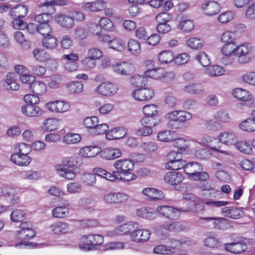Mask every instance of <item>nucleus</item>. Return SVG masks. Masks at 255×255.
Returning <instances> with one entry per match:
<instances>
[{
  "label": "nucleus",
  "instance_id": "obj_49",
  "mask_svg": "<svg viewBox=\"0 0 255 255\" xmlns=\"http://www.w3.org/2000/svg\"><path fill=\"white\" fill-rule=\"evenodd\" d=\"M15 153L28 155L31 151V147L26 143H20L14 147Z\"/></svg>",
  "mask_w": 255,
  "mask_h": 255
},
{
  "label": "nucleus",
  "instance_id": "obj_40",
  "mask_svg": "<svg viewBox=\"0 0 255 255\" xmlns=\"http://www.w3.org/2000/svg\"><path fill=\"white\" fill-rule=\"evenodd\" d=\"M42 45L45 48L52 49L56 47L57 40L55 37L50 34L44 37L42 40Z\"/></svg>",
  "mask_w": 255,
  "mask_h": 255
},
{
  "label": "nucleus",
  "instance_id": "obj_14",
  "mask_svg": "<svg viewBox=\"0 0 255 255\" xmlns=\"http://www.w3.org/2000/svg\"><path fill=\"white\" fill-rule=\"evenodd\" d=\"M17 76L14 73H9L6 75V79L3 83V87L8 90L16 91L19 86L16 82Z\"/></svg>",
  "mask_w": 255,
  "mask_h": 255
},
{
  "label": "nucleus",
  "instance_id": "obj_61",
  "mask_svg": "<svg viewBox=\"0 0 255 255\" xmlns=\"http://www.w3.org/2000/svg\"><path fill=\"white\" fill-rule=\"evenodd\" d=\"M241 79L244 82L255 86V72H248L243 74Z\"/></svg>",
  "mask_w": 255,
  "mask_h": 255
},
{
  "label": "nucleus",
  "instance_id": "obj_3",
  "mask_svg": "<svg viewBox=\"0 0 255 255\" xmlns=\"http://www.w3.org/2000/svg\"><path fill=\"white\" fill-rule=\"evenodd\" d=\"M78 159L80 160V158H70L66 163L63 165H58L56 166V169L59 174L68 180H73L76 176L78 168L77 163Z\"/></svg>",
  "mask_w": 255,
  "mask_h": 255
},
{
  "label": "nucleus",
  "instance_id": "obj_21",
  "mask_svg": "<svg viewBox=\"0 0 255 255\" xmlns=\"http://www.w3.org/2000/svg\"><path fill=\"white\" fill-rule=\"evenodd\" d=\"M55 19L61 26L67 28L72 27L74 24L73 18L67 15L59 14L55 17Z\"/></svg>",
  "mask_w": 255,
  "mask_h": 255
},
{
  "label": "nucleus",
  "instance_id": "obj_7",
  "mask_svg": "<svg viewBox=\"0 0 255 255\" xmlns=\"http://www.w3.org/2000/svg\"><path fill=\"white\" fill-rule=\"evenodd\" d=\"M112 70L117 74L130 75L134 71V66L128 62L118 63L113 65Z\"/></svg>",
  "mask_w": 255,
  "mask_h": 255
},
{
  "label": "nucleus",
  "instance_id": "obj_52",
  "mask_svg": "<svg viewBox=\"0 0 255 255\" xmlns=\"http://www.w3.org/2000/svg\"><path fill=\"white\" fill-rule=\"evenodd\" d=\"M187 45L190 48L193 49H198L202 47V42L201 39L197 37H192L186 41Z\"/></svg>",
  "mask_w": 255,
  "mask_h": 255
},
{
  "label": "nucleus",
  "instance_id": "obj_44",
  "mask_svg": "<svg viewBox=\"0 0 255 255\" xmlns=\"http://www.w3.org/2000/svg\"><path fill=\"white\" fill-rule=\"evenodd\" d=\"M128 48L129 52L134 55H137L140 53V45L136 40L130 39L129 40Z\"/></svg>",
  "mask_w": 255,
  "mask_h": 255
},
{
  "label": "nucleus",
  "instance_id": "obj_28",
  "mask_svg": "<svg viewBox=\"0 0 255 255\" xmlns=\"http://www.w3.org/2000/svg\"><path fill=\"white\" fill-rule=\"evenodd\" d=\"M185 92L190 94H200L204 91L203 86L200 84L191 83L186 85L183 88Z\"/></svg>",
  "mask_w": 255,
  "mask_h": 255
},
{
  "label": "nucleus",
  "instance_id": "obj_39",
  "mask_svg": "<svg viewBox=\"0 0 255 255\" xmlns=\"http://www.w3.org/2000/svg\"><path fill=\"white\" fill-rule=\"evenodd\" d=\"M158 58L161 63L166 64L172 62L174 58V56L171 51L166 50L160 52Z\"/></svg>",
  "mask_w": 255,
  "mask_h": 255
},
{
  "label": "nucleus",
  "instance_id": "obj_26",
  "mask_svg": "<svg viewBox=\"0 0 255 255\" xmlns=\"http://www.w3.org/2000/svg\"><path fill=\"white\" fill-rule=\"evenodd\" d=\"M59 124V120L58 119L49 118L45 120L43 122L41 128L45 131H52L58 128Z\"/></svg>",
  "mask_w": 255,
  "mask_h": 255
},
{
  "label": "nucleus",
  "instance_id": "obj_37",
  "mask_svg": "<svg viewBox=\"0 0 255 255\" xmlns=\"http://www.w3.org/2000/svg\"><path fill=\"white\" fill-rule=\"evenodd\" d=\"M159 122L160 120L157 115L145 116L140 120L142 125H146L150 128L158 125Z\"/></svg>",
  "mask_w": 255,
  "mask_h": 255
},
{
  "label": "nucleus",
  "instance_id": "obj_62",
  "mask_svg": "<svg viewBox=\"0 0 255 255\" xmlns=\"http://www.w3.org/2000/svg\"><path fill=\"white\" fill-rule=\"evenodd\" d=\"M100 27L106 30H112L114 27L113 22L107 17H103L99 21Z\"/></svg>",
  "mask_w": 255,
  "mask_h": 255
},
{
  "label": "nucleus",
  "instance_id": "obj_32",
  "mask_svg": "<svg viewBox=\"0 0 255 255\" xmlns=\"http://www.w3.org/2000/svg\"><path fill=\"white\" fill-rule=\"evenodd\" d=\"M240 128L245 131L251 132L255 131V118H249L243 121L239 125Z\"/></svg>",
  "mask_w": 255,
  "mask_h": 255
},
{
  "label": "nucleus",
  "instance_id": "obj_6",
  "mask_svg": "<svg viewBox=\"0 0 255 255\" xmlns=\"http://www.w3.org/2000/svg\"><path fill=\"white\" fill-rule=\"evenodd\" d=\"M252 47L249 44H244L237 46L235 55L238 56V61L242 64L249 62L251 60Z\"/></svg>",
  "mask_w": 255,
  "mask_h": 255
},
{
  "label": "nucleus",
  "instance_id": "obj_20",
  "mask_svg": "<svg viewBox=\"0 0 255 255\" xmlns=\"http://www.w3.org/2000/svg\"><path fill=\"white\" fill-rule=\"evenodd\" d=\"M225 249L233 254H239L245 252L247 249V246L243 243L233 242L226 244Z\"/></svg>",
  "mask_w": 255,
  "mask_h": 255
},
{
  "label": "nucleus",
  "instance_id": "obj_36",
  "mask_svg": "<svg viewBox=\"0 0 255 255\" xmlns=\"http://www.w3.org/2000/svg\"><path fill=\"white\" fill-rule=\"evenodd\" d=\"M205 72L210 76H219L224 74L223 68L218 65L208 66L205 69Z\"/></svg>",
  "mask_w": 255,
  "mask_h": 255
},
{
  "label": "nucleus",
  "instance_id": "obj_38",
  "mask_svg": "<svg viewBox=\"0 0 255 255\" xmlns=\"http://www.w3.org/2000/svg\"><path fill=\"white\" fill-rule=\"evenodd\" d=\"M237 44L236 42L225 44L221 49V53L225 56H229L236 54Z\"/></svg>",
  "mask_w": 255,
  "mask_h": 255
},
{
  "label": "nucleus",
  "instance_id": "obj_8",
  "mask_svg": "<svg viewBox=\"0 0 255 255\" xmlns=\"http://www.w3.org/2000/svg\"><path fill=\"white\" fill-rule=\"evenodd\" d=\"M118 89V87L115 84L106 82L100 84L96 88V91L103 96H111L117 93Z\"/></svg>",
  "mask_w": 255,
  "mask_h": 255
},
{
  "label": "nucleus",
  "instance_id": "obj_31",
  "mask_svg": "<svg viewBox=\"0 0 255 255\" xmlns=\"http://www.w3.org/2000/svg\"><path fill=\"white\" fill-rule=\"evenodd\" d=\"M122 155L121 151L118 148H106L102 153V156L107 160H111Z\"/></svg>",
  "mask_w": 255,
  "mask_h": 255
},
{
  "label": "nucleus",
  "instance_id": "obj_27",
  "mask_svg": "<svg viewBox=\"0 0 255 255\" xmlns=\"http://www.w3.org/2000/svg\"><path fill=\"white\" fill-rule=\"evenodd\" d=\"M29 88L32 92L37 96L44 94L47 91V86L43 82L36 81L29 86Z\"/></svg>",
  "mask_w": 255,
  "mask_h": 255
},
{
  "label": "nucleus",
  "instance_id": "obj_18",
  "mask_svg": "<svg viewBox=\"0 0 255 255\" xmlns=\"http://www.w3.org/2000/svg\"><path fill=\"white\" fill-rule=\"evenodd\" d=\"M127 132V130L124 128L117 127L108 131L106 136L109 140L120 139L126 135Z\"/></svg>",
  "mask_w": 255,
  "mask_h": 255
},
{
  "label": "nucleus",
  "instance_id": "obj_46",
  "mask_svg": "<svg viewBox=\"0 0 255 255\" xmlns=\"http://www.w3.org/2000/svg\"><path fill=\"white\" fill-rule=\"evenodd\" d=\"M52 216L56 218H63L69 214V209L65 206H58L52 211Z\"/></svg>",
  "mask_w": 255,
  "mask_h": 255
},
{
  "label": "nucleus",
  "instance_id": "obj_4",
  "mask_svg": "<svg viewBox=\"0 0 255 255\" xmlns=\"http://www.w3.org/2000/svg\"><path fill=\"white\" fill-rule=\"evenodd\" d=\"M156 211L161 216L167 219L176 220L179 218L181 211L185 212L188 210L174 208L170 206L161 205L157 207Z\"/></svg>",
  "mask_w": 255,
  "mask_h": 255
},
{
  "label": "nucleus",
  "instance_id": "obj_53",
  "mask_svg": "<svg viewBox=\"0 0 255 255\" xmlns=\"http://www.w3.org/2000/svg\"><path fill=\"white\" fill-rule=\"evenodd\" d=\"M194 24L192 20H182L179 24V28L184 32H188L191 31L194 28Z\"/></svg>",
  "mask_w": 255,
  "mask_h": 255
},
{
  "label": "nucleus",
  "instance_id": "obj_19",
  "mask_svg": "<svg viewBox=\"0 0 255 255\" xmlns=\"http://www.w3.org/2000/svg\"><path fill=\"white\" fill-rule=\"evenodd\" d=\"M10 158L11 161L19 166H27L31 160L28 155L15 152L11 154Z\"/></svg>",
  "mask_w": 255,
  "mask_h": 255
},
{
  "label": "nucleus",
  "instance_id": "obj_29",
  "mask_svg": "<svg viewBox=\"0 0 255 255\" xmlns=\"http://www.w3.org/2000/svg\"><path fill=\"white\" fill-rule=\"evenodd\" d=\"M50 229L55 234H64L68 231L69 226L66 223L57 222L51 225Z\"/></svg>",
  "mask_w": 255,
  "mask_h": 255
},
{
  "label": "nucleus",
  "instance_id": "obj_43",
  "mask_svg": "<svg viewBox=\"0 0 255 255\" xmlns=\"http://www.w3.org/2000/svg\"><path fill=\"white\" fill-rule=\"evenodd\" d=\"M81 139L79 134L68 133L63 137V141L68 144H75L80 142Z\"/></svg>",
  "mask_w": 255,
  "mask_h": 255
},
{
  "label": "nucleus",
  "instance_id": "obj_15",
  "mask_svg": "<svg viewBox=\"0 0 255 255\" xmlns=\"http://www.w3.org/2000/svg\"><path fill=\"white\" fill-rule=\"evenodd\" d=\"M218 139H215V142L219 144L224 143L227 145H233L235 144L237 137L232 132H224L221 133L219 136Z\"/></svg>",
  "mask_w": 255,
  "mask_h": 255
},
{
  "label": "nucleus",
  "instance_id": "obj_12",
  "mask_svg": "<svg viewBox=\"0 0 255 255\" xmlns=\"http://www.w3.org/2000/svg\"><path fill=\"white\" fill-rule=\"evenodd\" d=\"M202 9L207 15H212L218 13L221 9L220 4L215 1H205L202 6Z\"/></svg>",
  "mask_w": 255,
  "mask_h": 255
},
{
  "label": "nucleus",
  "instance_id": "obj_47",
  "mask_svg": "<svg viewBox=\"0 0 255 255\" xmlns=\"http://www.w3.org/2000/svg\"><path fill=\"white\" fill-rule=\"evenodd\" d=\"M136 214L138 217L146 218L147 219H152L154 218V213L150 209L146 208H140L136 209Z\"/></svg>",
  "mask_w": 255,
  "mask_h": 255
},
{
  "label": "nucleus",
  "instance_id": "obj_42",
  "mask_svg": "<svg viewBox=\"0 0 255 255\" xmlns=\"http://www.w3.org/2000/svg\"><path fill=\"white\" fill-rule=\"evenodd\" d=\"M236 148L241 152L245 154H250L252 152V145L245 141H239L236 142Z\"/></svg>",
  "mask_w": 255,
  "mask_h": 255
},
{
  "label": "nucleus",
  "instance_id": "obj_54",
  "mask_svg": "<svg viewBox=\"0 0 255 255\" xmlns=\"http://www.w3.org/2000/svg\"><path fill=\"white\" fill-rule=\"evenodd\" d=\"M142 112L145 116H155L157 114V107L156 105H147L143 107Z\"/></svg>",
  "mask_w": 255,
  "mask_h": 255
},
{
  "label": "nucleus",
  "instance_id": "obj_59",
  "mask_svg": "<svg viewBox=\"0 0 255 255\" xmlns=\"http://www.w3.org/2000/svg\"><path fill=\"white\" fill-rule=\"evenodd\" d=\"M235 38L236 36L234 32L227 31L222 34L221 41L225 44L235 42Z\"/></svg>",
  "mask_w": 255,
  "mask_h": 255
},
{
  "label": "nucleus",
  "instance_id": "obj_17",
  "mask_svg": "<svg viewBox=\"0 0 255 255\" xmlns=\"http://www.w3.org/2000/svg\"><path fill=\"white\" fill-rule=\"evenodd\" d=\"M179 224L178 222H165L157 226L156 230L163 235H165L171 231H177Z\"/></svg>",
  "mask_w": 255,
  "mask_h": 255
},
{
  "label": "nucleus",
  "instance_id": "obj_11",
  "mask_svg": "<svg viewBox=\"0 0 255 255\" xmlns=\"http://www.w3.org/2000/svg\"><path fill=\"white\" fill-rule=\"evenodd\" d=\"M22 114L29 117H39L43 114L41 109L35 105L26 104L21 108Z\"/></svg>",
  "mask_w": 255,
  "mask_h": 255
},
{
  "label": "nucleus",
  "instance_id": "obj_48",
  "mask_svg": "<svg viewBox=\"0 0 255 255\" xmlns=\"http://www.w3.org/2000/svg\"><path fill=\"white\" fill-rule=\"evenodd\" d=\"M110 48L118 51H122L125 48V43L121 39L114 38L109 42Z\"/></svg>",
  "mask_w": 255,
  "mask_h": 255
},
{
  "label": "nucleus",
  "instance_id": "obj_22",
  "mask_svg": "<svg viewBox=\"0 0 255 255\" xmlns=\"http://www.w3.org/2000/svg\"><path fill=\"white\" fill-rule=\"evenodd\" d=\"M142 193L152 200H161L164 197L163 192L155 188H145L142 190Z\"/></svg>",
  "mask_w": 255,
  "mask_h": 255
},
{
  "label": "nucleus",
  "instance_id": "obj_1",
  "mask_svg": "<svg viewBox=\"0 0 255 255\" xmlns=\"http://www.w3.org/2000/svg\"><path fill=\"white\" fill-rule=\"evenodd\" d=\"M116 170L113 171L115 180H120L125 182H129L137 178L136 174L132 173L134 168V163L133 161L127 159L117 160L114 164Z\"/></svg>",
  "mask_w": 255,
  "mask_h": 255
},
{
  "label": "nucleus",
  "instance_id": "obj_16",
  "mask_svg": "<svg viewBox=\"0 0 255 255\" xmlns=\"http://www.w3.org/2000/svg\"><path fill=\"white\" fill-rule=\"evenodd\" d=\"M107 6V3L102 0H96L91 2H85L82 5V8L86 10L98 11L104 9Z\"/></svg>",
  "mask_w": 255,
  "mask_h": 255
},
{
  "label": "nucleus",
  "instance_id": "obj_51",
  "mask_svg": "<svg viewBox=\"0 0 255 255\" xmlns=\"http://www.w3.org/2000/svg\"><path fill=\"white\" fill-rule=\"evenodd\" d=\"M109 129V126L106 124H99V123L95 126L94 128H92V130L89 131V132L92 134H101L105 133Z\"/></svg>",
  "mask_w": 255,
  "mask_h": 255
},
{
  "label": "nucleus",
  "instance_id": "obj_13",
  "mask_svg": "<svg viewBox=\"0 0 255 255\" xmlns=\"http://www.w3.org/2000/svg\"><path fill=\"white\" fill-rule=\"evenodd\" d=\"M183 178L181 173L175 171L167 172L164 175L165 182L171 185L179 184Z\"/></svg>",
  "mask_w": 255,
  "mask_h": 255
},
{
  "label": "nucleus",
  "instance_id": "obj_25",
  "mask_svg": "<svg viewBox=\"0 0 255 255\" xmlns=\"http://www.w3.org/2000/svg\"><path fill=\"white\" fill-rule=\"evenodd\" d=\"M66 88L70 93L77 95L83 91L84 85L80 81H71L66 84Z\"/></svg>",
  "mask_w": 255,
  "mask_h": 255
},
{
  "label": "nucleus",
  "instance_id": "obj_33",
  "mask_svg": "<svg viewBox=\"0 0 255 255\" xmlns=\"http://www.w3.org/2000/svg\"><path fill=\"white\" fill-rule=\"evenodd\" d=\"M93 174L98 176L105 178L111 181H115V177L114 176L113 172L112 173L107 171L106 170L97 167L93 169Z\"/></svg>",
  "mask_w": 255,
  "mask_h": 255
},
{
  "label": "nucleus",
  "instance_id": "obj_57",
  "mask_svg": "<svg viewBox=\"0 0 255 255\" xmlns=\"http://www.w3.org/2000/svg\"><path fill=\"white\" fill-rule=\"evenodd\" d=\"M52 31V27L48 23L38 24V33L45 37L49 36Z\"/></svg>",
  "mask_w": 255,
  "mask_h": 255
},
{
  "label": "nucleus",
  "instance_id": "obj_63",
  "mask_svg": "<svg viewBox=\"0 0 255 255\" xmlns=\"http://www.w3.org/2000/svg\"><path fill=\"white\" fill-rule=\"evenodd\" d=\"M196 59L204 67L208 66L210 63L208 55L204 52H199L196 56Z\"/></svg>",
  "mask_w": 255,
  "mask_h": 255
},
{
  "label": "nucleus",
  "instance_id": "obj_23",
  "mask_svg": "<svg viewBox=\"0 0 255 255\" xmlns=\"http://www.w3.org/2000/svg\"><path fill=\"white\" fill-rule=\"evenodd\" d=\"M101 151V149L97 146H90L82 148L79 150V155L85 157H93Z\"/></svg>",
  "mask_w": 255,
  "mask_h": 255
},
{
  "label": "nucleus",
  "instance_id": "obj_10",
  "mask_svg": "<svg viewBox=\"0 0 255 255\" xmlns=\"http://www.w3.org/2000/svg\"><path fill=\"white\" fill-rule=\"evenodd\" d=\"M150 236L149 230L145 229H136L130 234V238L132 241L136 243H142L147 241Z\"/></svg>",
  "mask_w": 255,
  "mask_h": 255
},
{
  "label": "nucleus",
  "instance_id": "obj_34",
  "mask_svg": "<svg viewBox=\"0 0 255 255\" xmlns=\"http://www.w3.org/2000/svg\"><path fill=\"white\" fill-rule=\"evenodd\" d=\"M233 96L243 101H247L251 100L249 93L246 90L241 88H237L232 93Z\"/></svg>",
  "mask_w": 255,
  "mask_h": 255
},
{
  "label": "nucleus",
  "instance_id": "obj_55",
  "mask_svg": "<svg viewBox=\"0 0 255 255\" xmlns=\"http://www.w3.org/2000/svg\"><path fill=\"white\" fill-rule=\"evenodd\" d=\"M171 131L169 130H165L158 133L157 139L161 141L170 142L173 140Z\"/></svg>",
  "mask_w": 255,
  "mask_h": 255
},
{
  "label": "nucleus",
  "instance_id": "obj_60",
  "mask_svg": "<svg viewBox=\"0 0 255 255\" xmlns=\"http://www.w3.org/2000/svg\"><path fill=\"white\" fill-rule=\"evenodd\" d=\"M82 180L86 185L92 186L95 184L96 182V176L94 174L85 173L82 176Z\"/></svg>",
  "mask_w": 255,
  "mask_h": 255
},
{
  "label": "nucleus",
  "instance_id": "obj_41",
  "mask_svg": "<svg viewBox=\"0 0 255 255\" xmlns=\"http://www.w3.org/2000/svg\"><path fill=\"white\" fill-rule=\"evenodd\" d=\"M186 165V161L181 159H177L176 160L170 163H166L165 167L167 169L176 170L183 168L184 169Z\"/></svg>",
  "mask_w": 255,
  "mask_h": 255
},
{
  "label": "nucleus",
  "instance_id": "obj_45",
  "mask_svg": "<svg viewBox=\"0 0 255 255\" xmlns=\"http://www.w3.org/2000/svg\"><path fill=\"white\" fill-rule=\"evenodd\" d=\"M130 83L136 87L145 86L147 83V77L142 75H134L130 78Z\"/></svg>",
  "mask_w": 255,
  "mask_h": 255
},
{
  "label": "nucleus",
  "instance_id": "obj_56",
  "mask_svg": "<svg viewBox=\"0 0 255 255\" xmlns=\"http://www.w3.org/2000/svg\"><path fill=\"white\" fill-rule=\"evenodd\" d=\"M99 123L98 118L97 117H87L83 121L85 126L89 128V131L94 128L95 126Z\"/></svg>",
  "mask_w": 255,
  "mask_h": 255
},
{
  "label": "nucleus",
  "instance_id": "obj_58",
  "mask_svg": "<svg viewBox=\"0 0 255 255\" xmlns=\"http://www.w3.org/2000/svg\"><path fill=\"white\" fill-rule=\"evenodd\" d=\"M25 213L20 210H15L10 214V218L14 222H21L25 218Z\"/></svg>",
  "mask_w": 255,
  "mask_h": 255
},
{
  "label": "nucleus",
  "instance_id": "obj_30",
  "mask_svg": "<svg viewBox=\"0 0 255 255\" xmlns=\"http://www.w3.org/2000/svg\"><path fill=\"white\" fill-rule=\"evenodd\" d=\"M121 235L132 232L138 228V224L136 222H129L119 227Z\"/></svg>",
  "mask_w": 255,
  "mask_h": 255
},
{
  "label": "nucleus",
  "instance_id": "obj_24",
  "mask_svg": "<svg viewBox=\"0 0 255 255\" xmlns=\"http://www.w3.org/2000/svg\"><path fill=\"white\" fill-rule=\"evenodd\" d=\"M202 170V166L197 162H192L186 163L184 172L189 175L190 177L194 178V175Z\"/></svg>",
  "mask_w": 255,
  "mask_h": 255
},
{
  "label": "nucleus",
  "instance_id": "obj_5",
  "mask_svg": "<svg viewBox=\"0 0 255 255\" xmlns=\"http://www.w3.org/2000/svg\"><path fill=\"white\" fill-rule=\"evenodd\" d=\"M104 242V238L100 235H89L86 237L84 244H79V248L85 251L94 249L96 246L100 245Z\"/></svg>",
  "mask_w": 255,
  "mask_h": 255
},
{
  "label": "nucleus",
  "instance_id": "obj_35",
  "mask_svg": "<svg viewBox=\"0 0 255 255\" xmlns=\"http://www.w3.org/2000/svg\"><path fill=\"white\" fill-rule=\"evenodd\" d=\"M164 70L162 68L149 69L145 72V76L154 79L163 78Z\"/></svg>",
  "mask_w": 255,
  "mask_h": 255
},
{
  "label": "nucleus",
  "instance_id": "obj_50",
  "mask_svg": "<svg viewBox=\"0 0 255 255\" xmlns=\"http://www.w3.org/2000/svg\"><path fill=\"white\" fill-rule=\"evenodd\" d=\"M62 77L59 75H52L50 78L48 86L52 89H57L61 86Z\"/></svg>",
  "mask_w": 255,
  "mask_h": 255
},
{
  "label": "nucleus",
  "instance_id": "obj_9",
  "mask_svg": "<svg viewBox=\"0 0 255 255\" xmlns=\"http://www.w3.org/2000/svg\"><path fill=\"white\" fill-rule=\"evenodd\" d=\"M131 95L136 100L144 101L151 99L154 95V92L150 88H144L134 90Z\"/></svg>",
  "mask_w": 255,
  "mask_h": 255
},
{
  "label": "nucleus",
  "instance_id": "obj_64",
  "mask_svg": "<svg viewBox=\"0 0 255 255\" xmlns=\"http://www.w3.org/2000/svg\"><path fill=\"white\" fill-rule=\"evenodd\" d=\"M246 17L250 20L255 19V1L250 3L246 11Z\"/></svg>",
  "mask_w": 255,
  "mask_h": 255
},
{
  "label": "nucleus",
  "instance_id": "obj_2",
  "mask_svg": "<svg viewBox=\"0 0 255 255\" xmlns=\"http://www.w3.org/2000/svg\"><path fill=\"white\" fill-rule=\"evenodd\" d=\"M165 119L167 121V127L171 129H178L181 124L192 119V115L184 111H173L166 114Z\"/></svg>",
  "mask_w": 255,
  "mask_h": 255
}]
</instances>
